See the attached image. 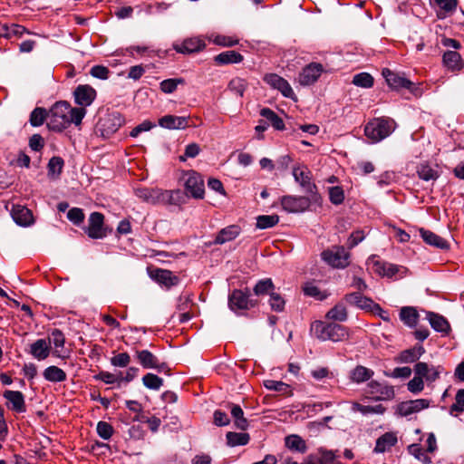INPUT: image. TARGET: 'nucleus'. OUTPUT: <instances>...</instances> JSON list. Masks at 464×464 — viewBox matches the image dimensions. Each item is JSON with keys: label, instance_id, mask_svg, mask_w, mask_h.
Here are the masks:
<instances>
[{"label": "nucleus", "instance_id": "obj_1", "mask_svg": "<svg viewBox=\"0 0 464 464\" xmlns=\"http://www.w3.org/2000/svg\"><path fill=\"white\" fill-rule=\"evenodd\" d=\"M85 114V108H72L67 102H57L48 113L47 125L52 130L61 131L71 123L80 125Z\"/></svg>", "mask_w": 464, "mask_h": 464}, {"label": "nucleus", "instance_id": "obj_2", "mask_svg": "<svg viewBox=\"0 0 464 464\" xmlns=\"http://www.w3.org/2000/svg\"><path fill=\"white\" fill-rule=\"evenodd\" d=\"M312 334L321 341L341 342L348 338L346 327L334 323L315 321L311 324Z\"/></svg>", "mask_w": 464, "mask_h": 464}, {"label": "nucleus", "instance_id": "obj_3", "mask_svg": "<svg viewBox=\"0 0 464 464\" xmlns=\"http://www.w3.org/2000/svg\"><path fill=\"white\" fill-rule=\"evenodd\" d=\"M396 123L392 119L377 118L369 121L364 128V134L372 143H377L395 130Z\"/></svg>", "mask_w": 464, "mask_h": 464}, {"label": "nucleus", "instance_id": "obj_4", "mask_svg": "<svg viewBox=\"0 0 464 464\" xmlns=\"http://www.w3.org/2000/svg\"><path fill=\"white\" fill-rule=\"evenodd\" d=\"M321 256L330 266L343 269L350 264L351 254L343 246H334L323 251Z\"/></svg>", "mask_w": 464, "mask_h": 464}, {"label": "nucleus", "instance_id": "obj_5", "mask_svg": "<svg viewBox=\"0 0 464 464\" xmlns=\"http://www.w3.org/2000/svg\"><path fill=\"white\" fill-rule=\"evenodd\" d=\"M137 198L148 204H160L171 202L173 192L163 191L158 188H137L134 190Z\"/></svg>", "mask_w": 464, "mask_h": 464}, {"label": "nucleus", "instance_id": "obj_6", "mask_svg": "<svg viewBox=\"0 0 464 464\" xmlns=\"http://www.w3.org/2000/svg\"><path fill=\"white\" fill-rule=\"evenodd\" d=\"M293 176L304 191L312 197L313 201L319 203L321 197L316 192V186L311 181V172L306 167H295Z\"/></svg>", "mask_w": 464, "mask_h": 464}, {"label": "nucleus", "instance_id": "obj_7", "mask_svg": "<svg viewBox=\"0 0 464 464\" xmlns=\"http://www.w3.org/2000/svg\"><path fill=\"white\" fill-rule=\"evenodd\" d=\"M365 393L375 401H391L395 397L393 386L375 380L368 382Z\"/></svg>", "mask_w": 464, "mask_h": 464}, {"label": "nucleus", "instance_id": "obj_8", "mask_svg": "<svg viewBox=\"0 0 464 464\" xmlns=\"http://www.w3.org/2000/svg\"><path fill=\"white\" fill-rule=\"evenodd\" d=\"M256 301L250 299L248 289L245 291L235 289L228 295V307L231 311L248 310L256 306Z\"/></svg>", "mask_w": 464, "mask_h": 464}, {"label": "nucleus", "instance_id": "obj_9", "mask_svg": "<svg viewBox=\"0 0 464 464\" xmlns=\"http://www.w3.org/2000/svg\"><path fill=\"white\" fill-rule=\"evenodd\" d=\"M366 266L367 269L372 270L373 273L388 277L395 276L401 268L397 265L385 262L374 255L368 257Z\"/></svg>", "mask_w": 464, "mask_h": 464}, {"label": "nucleus", "instance_id": "obj_10", "mask_svg": "<svg viewBox=\"0 0 464 464\" xmlns=\"http://www.w3.org/2000/svg\"><path fill=\"white\" fill-rule=\"evenodd\" d=\"M185 191L187 195H189L195 198H202L204 196V181L201 176L194 171H188L185 176Z\"/></svg>", "mask_w": 464, "mask_h": 464}, {"label": "nucleus", "instance_id": "obj_11", "mask_svg": "<svg viewBox=\"0 0 464 464\" xmlns=\"http://www.w3.org/2000/svg\"><path fill=\"white\" fill-rule=\"evenodd\" d=\"M312 202H314L312 197L288 195L281 198L283 209L289 213L304 212L309 208Z\"/></svg>", "mask_w": 464, "mask_h": 464}, {"label": "nucleus", "instance_id": "obj_12", "mask_svg": "<svg viewBox=\"0 0 464 464\" xmlns=\"http://www.w3.org/2000/svg\"><path fill=\"white\" fill-rule=\"evenodd\" d=\"M135 354L140 364L145 369H154L159 372H166L169 371L167 363L160 362L159 358L149 350H138Z\"/></svg>", "mask_w": 464, "mask_h": 464}, {"label": "nucleus", "instance_id": "obj_13", "mask_svg": "<svg viewBox=\"0 0 464 464\" xmlns=\"http://www.w3.org/2000/svg\"><path fill=\"white\" fill-rule=\"evenodd\" d=\"M124 118L119 112H112L101 119L99 121V129L103 137H110L115 133L123 124Z\"/></svg>", "mask_w": 464, "mask_h": 464}, {"label": "nucleus", "instance_id": "obj_14", "mask_svg": "<svg viewBox=\"0 0 464 464\" xmlns=\"http://www.w3.org/2000/svg\"><path fill=\"white\" fill-rule=\"evenodd\" d=\"M343 299L347 304L362 310L371 312L382 311V307L378 304L374 303L371 298L362 295L359 292L347 294Z\"/></svg>", "mask_w": 464, "mask_h": 464}, {"label": "nucleus", "instance_id": "obj_15", "mask_svg": "<svg viewBox=\"0 0 464 464\" xmlns=\"http://www.w3.org/2000/svg\"><path fill=\"white\" fill-rule=\"evenodd\" d=\"M264 81L272 88L279 91L283 96L295 99V94L289 82L276 73H268L264 76Z\"/></svg>", "mask_w": 464, "mask_h": 464}, {"label": "nucleus", "instance_id": "obj_16", "mask_svg": "<svg viewBox=\"0 0 464 464\" xmlns=\"http://www.w3.org/2000/svg\"><path fill=\"white\" fill-rule=\"evenodd\" d=\"M47 342H50V346L53 344V355L61 358L65 359L68 358L70 355V352L66 349H64L65 344V336L63 334V332L59 329H53L48 339H46Z\"/></svg>", "mask_w": 464, "mask_h": 464}, {"label": "nucleus", "instance_id": "obj_17", "mask_svg": "<svg viewBox=\"0 0 464 464\" xmlns=\"http://www.w3.org/2000/svg\"><path fill=\"white\" fill-rule=\"evenodd\" d=\"M323 72L324 67L321 63H311L299 73L298 82L303 86L312 85L319 79Z\"/></svg>", "mask_w": 464, "mask_h": 464}, {"label": "nucleus", "instance_id": "obj_18", "mask_svg": "<svg viewBox=\"0 0 464 464\" xmlns=\"http://www.w3.org/2000/svg\"><path fill=\"white\" fill-rule=\"evenodd\" d=\"M430 401L428 399H416L401 402L397 407V412L402 417L420 412L430 407Z\"/></svg>", "mask_w": 464, "mask_h": 464}, {"label": "nucleus", "instance_id": "obj_19", "mask_svg": "<svg viewBox=\"0 0 464 464\" xmlns=\"http://www.w3.org/2000/svg\"><path fill=\"white\" fill-rule=\"evenodd\" d=\"M443 368L441 366L429 365L426 362H419L414 365V372L423 381L431 383L440 378Z\"/></svg>", "mask_w": 464, "mask_h": 464}, {"label": "nucleus", "instance_id": "obj_20", "mask_svg": "<svg viewBox=\"0 0 464 464\" xmlns=\"http://www.w3.org/2000/svg\"><path fill=\"white\" fill-rule=\"evenodd\" d=\"M3 397L6 400L8 409L18 413L26 411L24 396L21 392L6 390L4 392Z\"/></svg>", "mask_w": 464, "mask_h": 464}, {"label": "nucleus", "instance_id": "obj_21", "mask_svg": "<svg viewBox=\"0 0 464 464\" xmlns=\"http://www.w3.org/2000/svg\"><path fill=\"white\" fill-rule=\"evenodd\" d=\"M104 217L102 213L92 212L89 218L87 234L92 238H102L106 236L103 229Z\"/></svg>", "mask_w": 464, "mask_h": 464}, {"label": "nucleus", "instance_id": "obj_22", "mask_svg": "<svg viewBox=\"0 0 464 464\" xmlns=\"http://www.w3.org/2000/svg\"><path fill=\"white\" fill-rule=\"evenodd\" d=\"M382 75L385 78L387 83L389 86L392 89H408L414 94H416L415 90H413V83L409 81L408 79L400 76L399 74L392 72L389 69H383L382 70Z\"/></svg>", "mask_w": 464, "mask_h": 464}, {"label": "nucleus", "instance_id": "obj_23", "mask_svg": "<svg viewBox=\"0 0 464 464\" xmlns=\"http://www.w3.org/2000/svg\"><path fill=\"white\" fill-rule=\"evenodd\" d=\"M75 102L82 108L90 106L96 97V91L90 85H79L74 92Z\"/></svg>", "mask_w": 464, "mask_h": 464}, {"label": "nucleus", "instance_id": "obj_24", "mask_svg": "<svg viewBox=\"0 0 464 464\" xmlns=\"http://www.w3.org/2000/svg\"><path fill=\"white\" fill-rule=\"evenodd\" d=\"M52 347L46 339H37L30 345L29 353L38 361H44L51 353Z\"/></svg>", "mask_w": 464, "mask_h": 464}, {"label": "nucleus", "instance_id": "obj_25", "mask_svg": "<svg viewBox=\"0 0 464 464\" xmlns=\"http://www.w3.org/2000/svg\"><path fill=\"white\" fill-rule=\"evenodd\" d=\"M188 117L165 115L159 120V125L168 130H184L188 127Z\"/></svg>", "mask_w": 464, "mask_h": 464}, {"label": "nucleus", "instance_id": "obj_26", "mask_svg": "<svg viewBox=\"0 0 464 464\" xmlns=\"http://www.w3.org/2000/svg\"><path fill=\"white\" fill-rule=\"evenodd\" d=\"M397 442L398 437L396 432H385L376 440L373 451L375 453H384L386 451H390L391 449L397 444Z\"/></svg>", "mask_w": 464, "mask_h": 464}, {"label": "nucleus", "instance_id": "obj_27", "mask_svg": "<svg viewBox=\"0 0 464 464\" xmlns=\"http://www.w3.org/2000/svg\"><path fill=\"white\" fill-rule=\"evenodd\" d=\"M204 41L198 37H192L184 40L179 44H174V49L180 53H191L199 52L205 48Z\"/></svg>", "mask_w": 464, "mask_h": 464}, {"label": "nucleus", "instance_id": "obj_28", "mask_svg": "<svg viewBox=\"0 0 464 464\" xmlns=\"http://www.w3.org/2000/svg\"><path fill=\"white\" fill-rule=\"evenodd\" d=\"M11 215L14 221L19 226L28 227L34 223L31 210L24 206H14Z\"/></svg>", "mask_w": 464, "mask_h": 464}, {"label": "nucleus", "instance_id": "obj_29", "mask_svg": "<svg viewBox=\"0 0 464 464\" xmlns=\"http://www.w3.org/2000/svg\"><path fill=\"white\" fill-rule=\"evenodd\" d=\"M420 235L421 238L423 239V241L425 243H427L428 245L438 247L440 249H448L450 247V245L447 242V240H445L439 235H437L430 230L420 228Z\"/></svg>", "mask_w": 464, "mask_h": 464}, {"label": "nucleus", "instance_id": "obj_30", "mask_svg": "<svg viewBox=\"0 0 464 464\" xmlns=\"http://www.w3.org/2000/svg\"><path fill=\"white\" fill-rule=\"evenodd\" d=\"M443 63L450 71H460L463 68L461 56L456 51H448L443 54Z\"/></svg>", "mask_w": 464, "mask_h": 464}, {"label": "nucleus", "instance_id": "obj_31", "mask_svg": "<svg viewBox=\"0 0 464 464\" xmlns=\"http://www.w3.org/2000/svg\"><path fill=\"white\" fill-rule=\"evenodd\" d=\"M285 446L291 451L304 453L307 450L305 440L296 434H291L285 438Z\"/></svg>", "mask_w": 464, "mask_h": 464}, {"label": "nucleus", "instance_id": "obj_32", "mask_svg": "<svg viewBox=\"0 0 464 464\" xmlns=\"http://www.w3.org/2000/svg\"><path fill=\"white\" fill-rule=\"evenodd\" d=\"M43 376L44 380L50 382H63L67 379L66 372L55 365L45 368L43 372Z\"/></svg>", "mask_w": 464, "mask_h": 464}, {"label": "nucleus", "instance_id": "obj_33", "mask_svg": "<svg viewBox=\"0 0 464 464\" xmlns=\"http://www.w3.org/2000/svg\"><path fill=\"white\" fill-rule=\"evenodd\" d=\"M424 353L425 349L422 345H415L414 347L404 350L400 353V362L402 363L414 362L418 361Z\"/></svg>", "mask_w": 464, "mask_h": 464}, {"label": "nucleus", "instance_id": "obj_34", "mask_svg": "<svg viewBox=\"0 0 464 464\" xmlns=\"http://www.w3.org/2000/svg\"><path fill=\"white\" fill-rule=\"evenodd\" d=\"M243 59V55L236 51H226L214 57L215 63L218 65L239 63Z\"/></svg>", "mask_w": 464, "mask_h": 464}, {"label": "nucleus", "instance_id": "obj_35", "mask_svg": "<svg viewBox=\"0 0 464 464\" xmlns=\"http://www.w3.org/2000/svg\"><path fill=\"white\" fill-rule=\"evenodd\" d=\"M428 320L431 325V327L436 331L441 334H447L450 331V324L449 322L441 315L429 313Z\"/></svg>", "mask_w": 464, "mask_h": 464}, {"label": "nucleus", "instance_id": "obj_36", "mask_svg": "<svg viewBox=\"0 0 464 464\" xmlns=\"http://www.w3.org/2000/svg\"><path fill=\"white\" fill-rule=\"evenodd\" d=\"M240 233V227L236 225L228 226L218 234L215 238L216 244H224L235 239Z\"/></svg>", "mask_w": 464, "mask_h": 464}, {"label": "nucleus", "instance_id": "obj_37", "mask_svg": "<svg viewBox=\"0 0 464 464\" xmlns=\"http://www.w3.org/2000/svg\"><path fill=\"white\" fill-rule=\"evenodd\" d=\"M276 290V286L270 278H264L255 285L253 291L256 296L269 295Z\"/></svg>", "mask_w": 464, "mask_h": 464}, {"label": "nucleus", "instance_id": "obj_38", "mask_svg": "<svg viewBox=\"0 0 464 464\" xmlns=\"http://www.w3.org/2000/svg\"><path fill=\"white\" fill-rule=\"evenodd\" d=\"M325 317L333 321L345 322L348 318L345 305L343 303H338L326 313Z\"/></svg>", "mask_w": 464, "mask_h": 464}, {"label": "nucleus", "instance_id": "obj_39", "mask_svg": "<svg viewBox=\"0 0 464 464\" xmlns=\"http://www.w3.org/2000/svg\"><path fill=\"white\" fill-rule=\"evenodd\" d=\"M230 412L231 416L234 419L235 425L237 429L245 430L248 427V421L244 417V411L239 405L231 404L230 405Z\"/></svg>", "mask_w": 464, "mask_h": 464}, {"label": "nucleus", "instance_id": "obj_40", "mask_svg": "<svg viewBox=\"0 0 464 464\" xmlns=\"http://www.w3.org/2000/svg\"><path fill=\"white\" fill-rule=\"evenodd\" d=\"M227 443L229 447L246 445L250 437L248 433L228 431L226 435Z\"/></svg>", "mask_w": 464, "mask_h": 464}, {"label": "nucleus", "instance_id": "obj_41", "mask_svg": "<svg viewBox=\"0 0 464 464\" xmlns=\"http://www.w3.org/2000/svg\"><path fill=\"white\" fill-rule=\"evenodd\" d=\"M352 410L353 411H359L362 415H370V414L382 415L385 412L386 408L384 406H382V404L371 406V405H362L358 402H353L352 405Z\"/></svg>", "mask_w": 464, "mask_h": 464}, {"label": "nucleus", "instance_id": "obj_42", "mask_svg": "<svg viewBox=\"0 0 464 464\" xmlns=\"http://www.w3.org/2000/svg\"><path fill=\"white\" fill-rule=\"evenodd\" d=\"M260 115L268 121L276 130H282L285 129L283 120L271 109L263 108L260 111Z\"/></svg>", "mask_w": 464, "mask_h": 464}, {"label": "nucleus", "instance_id": "obj_43", "mask_svg": "<svg viewBox=\"0 0 464 464\" xmlns=\"http://www.w3.org/2000/svg\"><path fill=\"white\" fill-rule=\"evenodd\" d=\"M373 371L362 365L356 366L351 372V379L357 383L370 380L373 375Z\"/></svg>", "mask_w": 464, "mask_h": 464}, {"label": "nucleus", "instance_id": "obj_44", "mask_svg": "<svg viewBox=\"0 0 464 464\" xmlns=\"http://www.w3.org/2000/svg\"><path fill=\"white\" fill-rule=\"evenodd\" d=\"M418 317L419 314L413 307L406 306L401 310V320L410 327H413L417 324Z\"/></svg>", "mask_w": 464, "mask_h": 464}, {"label": "nucleus", "instance_id": "obj_45", "mask_svg": "<svg viewBox=\"0 0 464 464\" xmlns=\"http://www.w3.org/2000/svg\"><path fill=\"white\" fill-rule=\"evenodd\" d=\"M210 42L223 47H232L238 44L239 40L233 36L211 34L208 36Z\"/></svg>", "mask_w": 464, "mask_h": 464}, {"label": "nucleus", "instance_id": "obj_46", "mask_svg": "<svg viewBox=\"0 0 464 464\" xmlns=\"http://www.w3.org/2000/svg\"><path fill=\"white\" fill-rule=\"evenodd\" d=\"M417 172L419 178L425 181L436 180L440 177L436 169L426 164L420 165Z\"/></svg>", "mask_w": 464, "mask_h": 464}, {"label": "nucleus", "instance_id": "obj_47", "mask_svg": "<svg viewBox=\"0 0 464 464\" xmlns=\"http://www.w3.org/2000/svg\"><path fill=\"white\" fill-rule=\"evenodd\" d=\"M143 385L154 391H159L163 385V379L154 373H147L142 377Z\"/></svg>", "mask_w": 464, "mask_h": 464}, {"label": "nucleus", "instance_id": "obj_48", "mask_svg": "<svg viewBox=\"0 0 464 464\" xmlns=\"http://www.w3.org/2000/svg\"><path fill=\"white\" fill-rule=\"evenodd\" d=\"M63 165L64 160L61 157L54 156L51 158L47 165L48 175L58 177L62 173Z\"/></svg>", "mask_w": 464, "mask_h": 464}, {"label": "nucleus", "instance_id": "obj_49", "mask_svg": "<svg viewBox=\"0 0 464 464\" xmlns=\"http://www.w3.org/2000/svg\"><path fill=\"white\" fill-rule=\"evenodd\" d=\"M153 276L159 283L166 286L173 285L176 281V277L169 270L157 269Z\"/></svg>", "mask_w": 464, "mask_h": 464}, {"label": "nucleus", "instance_id": "obj_50", "mask_svg": "<svg viewBox=\"0 0 464 464\" xmlns=\"http://www.w3.org/2000/svg\"><path fill=\"white\" fill-rule=\"evenodd\" d=\"M279 221V218L276 215H262L256 218V227L260 229H266L273 227Z\"/></svg>", "mask_w": 464, "mask_h": 464}, {"label": "nucleus", "instance_id": "obj_51", "mask_svg": "<svg viewBox=\"0 0 464 464\" xmlns=\"http://www.w3.org/2000/svg\"><path fill=\"white\" fill-rule=\"evenodd\" d=\"M184 80L182 78H171L162 81L160 83V91L164 93H172L174 92L179 84H183Z\"/></svg>", "mask_w": 464, "mask_h": 464}, {"label": "nucleus", "instance_id": "obj_52", "mask_svg": "<svg viewBox=\"0 0 464 464\" xmlns=\"http://www.w3.org/2000/svg\"><path fill=\"white\" fill-rule=\"evenodd\" d=\"M48 120V114L45 110L40 107L35 108L30 115V123L34 127H39L44 124L45 120Z\"/></svg>", "mask_w": 464, "mask_h": 464}, {"label": "nucleus", "instance_id": "obj_53", "mask_svg": "<svg viewBox=\"0 0 464 464\" xmlns=\"http://www.w3.org/2000/svg\"><path fill=\"white\" fill-rule=\"evenodd\" d=\"M353 83L362 88H371L373 85V78L368 72H360L353 76Z\"/></svg>", "mask_w": 464, "mask_h": 464}, {"label": "nucleus", "instance_id": "obj_54", "mask_svg": "<svg viewBox=\"0 0 464 464\" xmlns=\"http://www.w3.org/2000/svg\"><path fill=\"white\" fill-rule=\"evenodd\" d=\"M268 303L270 308L275 312L280 313L285 309V301L276 290L270 295Z\"/></svg>", "mask_w": 464, "mask_h": 464}, {"label": "nucleus", "instance_id": "obj_55", "mask_svg": "<svg viewBox=\"0 0 464 464\" xmlns=\"http://www.w3.org/2000/svg\"><path fill=\"white\" fill-rule=\"evenodd\" d=\"M264 386L270 391H275L282 393H288L290 392V386L281 381L266 380Z\"/></svg>", "mask_w": 464, "mask_h": 464}, {"label": "nucleus", "instance_id": "obj_56", "mask_svg": "<svg viewBox=\"0 0 464 464\" xmlns=\"http://www.w3.org/2000/svg\"><path fill=\"white\" fill-rule=\"evenodd\" d=\"M110 362L114 367L124 368L130 364V356L128 353H117L110 359Z\"/></svg>", "mask_w": 464, "mask_h": 464}, {"label": "nucleus", "instance_id": "obj_57", "mask_svg": "<svg viewBox=\"0 0 464 464\" xmlns=\"http://www.w3.org/2000/svg\"><path fill=\"white\" fill-rule=\"evenodd\" d=\"M407 388L411 393L418 394L424 390V381L419 375L415 374L407 383Z\"/></svg>", "mask_w": 464, "mask_h": 464}, {"label": "nucleus", "instance_id": "obj_58", "mask_svg": "<svg viewBox=\"0 0 464 464\" xmlns=\"http://www.w3.org/2000/svg\"><path fill=\"white\" fill-rule=\"evenodd\" d=\"M96 430L98 435L103 440H109L113 433L112 426L106 421H99Z\"/></svg>", "mask_w": 464, "mask_h": 464}, {"label": "nucleus", "instance_id": "obj_59", "mask_svg": "<svg viewBox=\"0 0 464 464\" xmlns=\"http://www.w3.org/2000/svg\"><path fill=\"white\" fill-rule=\"evenodd\" d=\"M455 401V403L450 408V414H453V412H462L464 411V389H460L457 392Z\"/></svg>", "mask_w": 464, "mask_h": 464}, {"label": "nucleus", "instance_id": "obj_60", "mask_svg": "<svg viewBox=\"0 0 464 464\" xmlns=\"http://www.w3.org/2000/svg\"><path fill=\"white\" fill-rule=\"evenodd\" d=\"M228 88L230 91L235 92L237 95L243 96L245 89H246V82L241 78H235L229 82Z\"/></svg>", "mask_w": 464, "mask_h": 464}, {"label": "nucleus", "instance_id": "obj_61", "mask_svg": "<svg viewBox=\"0 0 464 464\" xmlns=\"http://www.w3.org/2000/svg\"><path fill=\"white\" fill-rule=\"evenodd\" d=\"M304 292L306 295L314 297L318 300H324L326 295L323 294L320 289L313 283H307L304 286Z\"/></svg>", "mask_w": 464, "mask_h": 464}, {"label": "nucleus", "instance_id": "obj_62", "mask_svg": "<svg viewBox=\"0 0 464 464\" xmlns=\"http://www.w3.org/2000/svg\"><path fill=\"white\" fill-rule=\"evenodd\" d=\"M434 2L445 14L454 12L458 5V0H434Z\"/></svg>", "mask_w": 464, "mask_h": 464}, {"label": "nucleus", "instance_id": "obj_63", "mask_svg": "<svg viewBox=\"0 0 464 464\" xmlns=\"http://www.w3.org/2000/svg\"><path fill=\"white\" fill-rule=\"evenodd\" d=\"M330 201L334 205L341 204L344 199L343 190L340 187H332L329 189Z\"/></svg>", "mask_w": 464, "mask_h": 464}, {"label": "nucleus", "instance_id": "obj_64", "mask_svg": "<svg viewBox=\"0 0 464 464\" xmlns=\"http://www.w3.org/2000/svg\"><path fill=\"white\" fill-rule=\"evenodd\" d=\"M319 454H320V456H319L320 457V464H338L335 461L336 457H335V454L334 451L320 449Z\"/></svg>", "mask_w": 464, "mask_h": 464}]
</instances>
